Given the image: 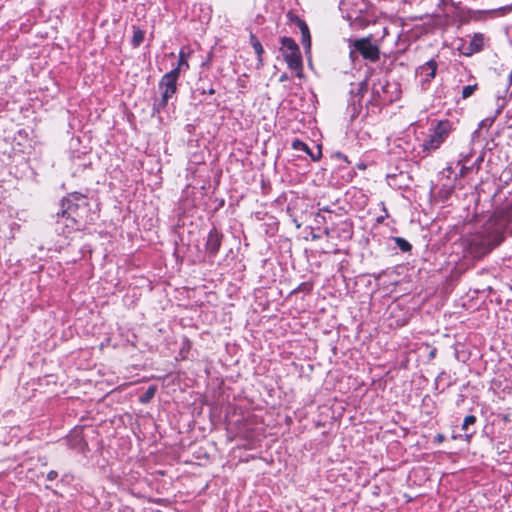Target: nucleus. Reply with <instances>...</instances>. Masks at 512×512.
<instances>
[{
	"label": "nucleus",
	"instance_id": "f257e3e1",
	"mask_svg": "<svg viewBox=\"0 0 512 512\" xmlns=\"http://www.w3.org/2000/svg\"><path fill=\"white\" fill-rule=\"evenodd\" d=\"M505 240V235L493 226L484 227L483 231L472 234L468 239V251L474 258H482L498 247Z\"/></svg>",
	"mask_w": 512,
	"mask_h": 512
},
{
	"label": "nucleus",
	"instance_id": "f03ea898",
	"mask_svg": "<svg viewBox=\"0 0 512 512\" xmlns=\"http://www.w3.org/2000/svg\"><path fill=\"white\" fill-rule=\"evenodd\" d=\"M453 130V125L448 119L438 121L430 130L427 137L420 145L422 151L426 155L438 150L442 144L448 139Z\"/></svg>",
	"mask_w": 512,
	"mask_h": 512
},
{
	"label": "nucleus",
	"instance_id": "7ed1b4c3",
	"mask_svg": "<svg viewBox=\"0 0 512 512\" xmlns=\"http://www.w3.org/2000/svg\"><path fill=\"white\" fill-rule=\"evenodd\" d=\"M280 51L289 69L296 71L298 77L302 76L303 60L298 44L291 37L280 39Z\"/></svg>",
	"mask_w": 512,
	"mask_h": 512
},
{
	"label": "nucleus",
	"instance_id": "20e7f679",
	"mask_svg": "<svg viewBox=\"0 0 512 512\" xmlns=\"http://www.w3.org/2000/svg\"><path fill=\"white\" fill-rule=\"evenodd\" d=\"M82 209H89V202L87 197L80 192H73L69 194L67 198L62 199L61 211H59V215H67L81 221L82 216L80 214V210Z\"/></svg>",
	"mask_w": 512,
	"mask_h": 512
},
{
	"label": "nucleus",
	"instance_id": "39448f33",
	"mask_svg": "<svg viewBox=\"0 0 512 512\" xmlns=\"http://www.w3.org/2000/svg\"><path fill=\"white\" fill-rule=\"evenodd\" d=\"M180 77L176 71L165 73L159 81V89L161 90V99L155 104V109L159 112L166 108L168 101L177 92V82Z\"/></svg>",
	"mask_w": 512,
	"mask_h": 512
},
{
	"label": "nucleus",
	"instance_id": "423d86ee",
	"mask_svg": "<svg viewBox=\"0 0 512 512\" xmlns=\"http://www.w3.org/2000/svg\"><path fill=\"white\" fill-rule=\"evenodd\" d=\"M487 222L505 235L506 229L512 223V200L497 206Z\"/></svg>",
	"mask_w": 512,
	"mask_h": 512
},
{
	"label": "nucleus",
	"instance_id": "0eeeda50",
	"mask_svg": "<svg viewBox=\"0 0 512 512\" xmlns=\"http://www.w3.org/2000/svg\"><path fill=\"white\" fill-rule=\"evenodd\" d=\"M352 46L360 53L364 60L375 63L380 59V49L372 43L371 36L354 40Z\"/></svg>",
	"mask_w": 512,
	"mask_h": 512
},
{
	"label": "nucleus",
	"instance_id": "6e6552de",
	"mask_svg": "<svg viewBox=\"0 0 512 512\" xmlns=\"http://www.w3.org/2000/svg\"><path fill=\"white\" fill-rule=\"evenodd\" d=\"M80 222L79 219H74L67 215H59L58 212L55 231L58 235L69 239L75 232L80 231Z\"/></svg>",
	"mask_w": 512,
	"mask_h": 512
},
{
	"label": "nucleus",
	"instance_id": "1a4fd4ad",
	"mask_svg": "<svg viewBox=\"0 0 512 512\" xmlns=\"http://www.w3.org/2000/svg\"><path fill=\"white\" fill-rule=\"evenodd\" d=\"M223 237V234L216 227H213L209 231L205 243V251L209 256L215 257L218 254L222 245Z\"/></svg>",
	"mask_w": 512,
	"mask_h": 512
},
{
	"label": "nucleus",
	"instance_id": "9d476101",
	"mask_svg": "<svg viewBox=\"0 0 512 512\" xmlns=\"http://www.w3.org/2000/svg\"><path fill=\"white\" fill-rule=\"evenodd\" d=\"M191 49L187 46H184L180 49L178 54V63L177 66L172 69L173 71H176L178 74H181V72H186L189 70L190 65L188 62L189 57L191 56Z\"/></svg>",
	"mask_w": 512,
	"mask_h": 512
},
{
	"label": "nucleus",
	"instance_id": "9b49d317",
	"mask_svg": "<svg viewBox=\"0 0 512 512\" xmlns=\"http://www.w3.org/2000/svg\"><path fill=\"white\" fill-rule=\"evenodd\" d=\"M484 48V36L481 33H475L471 38L468 46L466 47V51L464 55L471 56L473 54L479 53Z\"/></svg>",
	"mask_w": 512,
	"mask_h": 512
},
{
	"label": "nucleus",
	"instance_id": "f8f14e48",
	"mask_svg": "<svg viewBox=\"0 0 512 512\" xmlns=\"http://www.w3.org/2000/svg\"><path fill=\"white\" fill-rule=\"evenodd\" d=\"M438 64L434 59H430L423 65L419 66L418 72L425 75L424 81L430 83L436 76Z\"/></svg>",
	"mask_w": 512,
	"mask_h": 512
},
{
	"label": "nucleus",
	"instance_id": "ddd939ff",
	"mask_svg": "<svg viewBox=\"0 0 512 512\" xmlns=\"http://www.w3.org/2000/svg\"><path fill=\"white\" fill-rule=\"evenodd\" d=\"M249 40H250V44L251 46L253 47L254 49V52L256 53L257 55V67L258 68H261L263 66V58H262V55L264 53V48L261 44V42L259 41V39L256 37L255 34L253 33H250V37H249Z\"/></svg>",
	"mask_w": 512,
	"mask_h": 512
},
{
	"label": "nucleus",
	"instance_id": "4468645a",
	"mask_svg": "<svg viewBox=\"0 0 512 512\" xmlns=\"http://www.w3.org/2000/svg\"><path fill=\"white\" fill-rule=\"evenodd\" d=\"M145 38V32L138 27L133 26V36L131 44L133 47H138L142 44Z\"/></svg>",
	"mask_w": 512,
	"mask_h": 512
},
{
	"label": "nucleus",
	"instance_id": "2eb2a0df",
	"mask_svg": "<svg viewBox=\"0 0 512 512\" xmlns=\"http://www.w3.org/2000/svg\"><path fill=\"white\" fill-rule=\"evenodd\" d=\"M301 42L306 50L311 48V34L308 25L301 27Z\"/></svg>",
	"mask_w": 512,
	"mask_h": 512
},
{
	"label": "nucleus",
	"instance_id": "dca6fc26",
	"mask_svg": "<svg viewBox=\"0 0 512 512\" xmlns=\"http://www.w3.org/2000/svg\"><path fill=\"white\" fill-rule=\"evenodd\" d=\"M157 387L155 385L149 386L146 391L139 397V401L143 404L148 403L155 396Z\"/></svg>",
	"mask_w": 512,
	"mask_h": 512
},
{
	"label": "nucleus",
	"instance_id": "f3484780",
	"mask_svg": "<svg viewBox=\"0 0 512 512\" xmlns=\"http://www.w3.org/2000/svg\"><path fill=\"white\" fill-rule=\"evenodd\" d=\"M286 16L288 18L289 23H293V24L297 25L299 29H301V27H304L305 25H307V23L303 19H301L297 14H295L293 11H288Z\"/></svg>",
	"mask_w": 512,
	"mask_h": 512
},
{
	"label": "nucleus",
	"instance_id": "a211bd4d",
	"mask_svg": "<svg viewBox=\"0 0 512 512\" xmlns=\"http://www.w3.org/2000/svg\"><path fill=\"white\" fill-rule=\"evenodd\" d=\"M394 242L397 247L403 252H410L412 250V245L402 237H395Z\"/></svg>",
	"mask_w": 512,
	"mask_h": 512
},
{
	"label": "nucleus",
	"instance_id": "6ab92c4d",
	"mask_svg": "<svg viewBox=\"0 0 512 512\" xmlns=\"http://www.w3.org/2000/svg\"><path fill=\"white\" fill-rule=\"evenodd\" d=\"M291 146L295 150H301L307 154L310 153V148L308 147V145L306 143H304L303 141H301L300 139H294Z\"/></svg>",
	"mask_w": 512,
	"mask_h": 512
},
{
	"label": "nucleus",
	"instance_id": "aec40b11",
	"mask_svg": "<svg viewBox=\"0 0 512 512\" xmlns=\"http://www.w3.org/2000/svg\"><path fill=\"white\" fill-rule=\"evenodd\" d=\"M478 89V84L475 83L473 85H467V86H464L463 89H462V98L463 99H467L469 98L470 96H472L475 91Z\"/></svg>",
	"mask_w": 512,
	"mask_h": 512
},
{
	"label": "nucleus",
	"instance_id": "412c9836",
	"mask_svg": "<svg viewBox=\"0 0 512 512\" xmlns=\"http://www.w3.org/2000/svg\"><path fill=\"white\" fill-rule=\"evenodd\" d=\"M473 169V165L468 166L467 164L461 165V169L457 177L464 178L466 177Z\"/></svg>",
	"mask_w": 512,
	"mask_h": 512
},
{
	"label": "nucleus",
	"instance_id": "4be33fe9",
	"mask_svg": "<svg viewBox=\"0 0 512 512\" xmlns=\"http://www.w3.org/2000/svg\"><path fill=\"white\" fill-rule=\"evenodd\" d=\"M322 211H325V212H330V210L328 208H323V209H320V211L316 214L315 216V222L317 224H322V223H325L326 222V219L325 217L322 215Z\"/></svg>",
	"mask_w": 512,
	"mask_h": 512
},
{
	"label": "nucleus",
	"instance_id": "5701e85b",
	"mask_svg": "<svg viewBox=\"0 0 512 512\" xmlns=\"http://www.w3.org/2000/svg\"><path fill=\"white\" fill-rule=\"evenodd\" d=\"M311 159L313 161H319L322 157V149H321V145H318V151L316 154H314L311 150H310V153L308 154Z\"/></svg>",
	"mask_w": 512,
	"mask_h": 512
},
{
	"label": "nucleus",
	"instance_id": "b1692460",
	"mask_svg": "<svg viewBox=\"0 0 512 512\" xmlns=\"http://www.w3.org/2000/svg\"><path fill=\"white\" fill-rule=\"evenodd\" d=\"M333 157L337 158L339 160L344 161L347 165L351 164V162L348 160V157L345 154L341 153V152L334 153Z\"/></svg>",
	"mask_w": 512,
	"mask_h": 512
},
{
	"label": "nucleus",
	"instance_id": "393cba45",
	"mask_svg": "<svg viewBox=\"0 0 512 512\" xmlns=\"http://www.w3.org/2000/svg\"><path fill=\"white\" fill-rule=\"evenodd\" d=\"M310 230L311 240L316 241L322 237L320 233L315 232V229L313 227H311Z\"/></svg>",
	"mask_w": 512,
	"mask_h": 512
},
{
	"label": "nucleus",
	"instance_id": "a878e982",
	"mask_svg": "<svg viewBox=\"0 0 512 512\" xmlns=\"http://www.w3.org/2000/svg\"><path fill=\"white\" fill-rule=\"evenodd\" d=\"M470 157H471L470 154L461 155V158L458 160V164L459 165L467 164L470 160Z\"/></svg>",
	"mask_w": 512,
	"mask_h": 512
},
{
	"label": "nucleus",
	"instance_id": "bb28decb",
	"mask_svg": "<svg viewBox=\"0 0 512 512\" xmlns=\"http://www.w3.org/2000/svg\"><path fill=\"white\" fill-rule=\"evenodd\" d=\"M476 418H464L462 428L467 429L468 425L473 424L475 422Z\"/></svg>",
	"mask_w": 512,
	"mask_h": 512
},
{
	"label": "nucleus",
	"instance_id": "cd10ccee",
	"mask_svg": "<svg viewBox=\"0 0 512 512\" xmlns=\"http://www.w3.org/2000/svg\"><path fill=\"white\" fill-rule=\"evenodd\" d=\"M57 475H58L57 472L52 470L47 474V479L52 481V480L56 479Z\"/></svg>",
	"mask_w": 512,
	"mask_h": 512
},
{
	"label": "nucleus",
	"instance_id": "c85d7f7f",
	"mask_svg": "<svg viewBox=\"0 0 512 512\" xmlns=\"http://www.w3.org/2000/svg\"><path fill=\"white\" fill-rule=\"evenodd\" d=\"M356 175V173L354 171H349L348 174H347V177L345 178V181L346 182H349L352 180V178Z\"/></svg>",
	"mask_w": 512,
	"mask_h": 512
},
{
	"label": "nucleus",
	"instance_id": "c756f323",
	"mask_svg": "<svg viewBox=\"0 0 512 512\" xmlns=\"http://www.w3.org/2000/svg\"><path fill=\"white\" fill-rule=\"evenodd\" d=\"M289 78H288V75L286 73H283L280 78H279V81L280 82H284V81H287Z\"/></svg>",
	"mask_w": 512,
	"mask_h": 512
},
{
	"label": "nucleus",
	"instance_id": "7c9ffc66",
	"mask_svg": "<svg viewBox=\"0 0 512 512\" xmlns=\"http://www.w3.org/2000/svg\"><path fill=\"white\" fill-rule=\"evenodd\" d=\"M330 233H331V230H330L328 227H326V228L323 230V234H324L325 236H327V237H328V236H330Z\"/></svg>",
	"mask_w": 512,
	"mask_h": 512
},
{
	"label": "nucleus",
	"instance_id": "2f4dec72",
	"mask_svg": "<svg viewBox=\"0 0 512 512\" xmlns=\"http://www.w3.org/2000/svg\"><path fill=\"white\" fill-rule=\"evenodd\" d=\"M207 93H208L209 95H214V94H215V89L210 88V89L207 91Z\"/></svg>",
	"mask_w": 512,
	"mask_h": 512
},
{
	"label": "nucleus",
	"instance_id": "473e14b6",
	"mask_svg": "<svg viewBox=\"0 0 512 512\" xmlns=\"http://www.w3.org/2000/svg\"><path fill=\"white\" fill-rule=\"evenodd\" d=\"M446 170H447L449 173H453V172H454V171H453V169H452V167H447V168H446Z\"/></svg>",
	"mask_w": 512,
	"mask_h": 512
},
{
	"label": "nucleus",
	"instance_id": "72a5a7b5",
	"mask_svg": "<svg viewBox=\"0 0 512 512\" xmlns=\"http://www.w3.org/2000/svg\"><path fill=\"white\" fill-rule=\"evenodd\" d=\"M437 439H438L439 442H441L443 440V436L442 435H438Z\"/></svg>",
	"mask_w": 512,
	"mask_h": 512
},
{
	"label": "nucleus",
	"instance_id": "f704fd0d",
	"mask_svg": "<svg viewBox=\"0 0 512 512\" xmlns=\"http://www.w3.org/2000/svg\"><path fill=\"white\" fill-rule=\"evenodd\" d=\"M358 167H359L360 169H365V168H366V165H364V164H360V165H358Z\"/></svg>",
	"mask_w": 512,
	"mask_h": 512
},
{
	"label": "nucleus",
	"instance_id": "c9c22d12",
	"mask_svg": "<svg viewBox=\"0 0 512 512\" xmlns=\"http://www.w3.org/2000/svg\"><path fill=\"white\" fill-rule=\"evenodd\" d=\"M353 51L350 52V57L353 58Z\"/></svg>",
	"mask_w": 512,
	"mask_h": 512
}]
</instances>
